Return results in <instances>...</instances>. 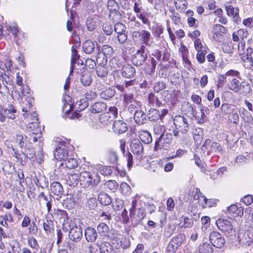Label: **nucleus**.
I'll return each instance as SVG.
<instances>
[{"label": "nucleus", "mask_w": 253, "mask_h": 253, "mask_svg": "<svg viewBox=\"0 0 253 253\" xmlns=\"http://www.w3.org/2000/svg\"><path fill=\"white\" fill-rule=\"evenodd\" d=\"M136 101L134 97V94L130 93H125L123 95V101L126 105H129Z\"/></svg>", "instance_id": "de8ad7c7"}, {"label": "nucleus", "mask_w": 253, "mask_h": 253, "mask_svg": "<svg viewBox=\"0 0 253 253\" xmlns=\"http://www.w3.org/2000/svg\"><path fill=\"white\" fill-rule=\"evenodd\" d=\"M2 164L3 165L2 170L5 173L9 174L14 172L15 167L12 163L9 161H4Z\"/></svg>", "instance_id": "4c0bfd02"}, {"label": "nucleus", "mask_w": 253, "mask_h": 253, "mask_svg": "<svg viewBox=\"0 0 253 253\" xmlns=\"http://www.w3.org/2000/svg\"><path fill=\"white\" fill-rule=\"evenodd\" d=\"M80 176L78 174H70L66 179V183L71 186H75L79 182Z\"/></svg>", "instance_id": "cd10ccee"}, {"label": "nucleus", "mask_w": 253, "mask_h": 253, "mask_svg": "<svg viewBox=\"0 0 253 253\" xmlns=\"http://www.w3.org/2000/svg\"><path fill=\"white\" fill-rule=\"evenodd\" d=\"M101 50L102 53H99L98 54V56L96 58L97 62H98V60L100 58V56L101 55H103V60L102 61V64L106 63L107 61V58L110 57L113 53V48L111 46H109L108 45H104L102 47Z\"/></svg>", "instance_id": "ddd939ff"}, {"label": "nucleus", "mask_w": 253, "mask_h": 253, "mask_svg": "<svg viewBox=\"0 0 253 253\" xmlns=\"http://www.w3.org/2000/svg\"><path fill=\"white\" fill-rule=\"evenodd\" d=\"M7 30L12 33L14 36L15 42L17 44H18L19 36L20 34L18 27L17 26H10L8 27Z\"/></svg>", "instance_id": "ea45409f"}, {"label": "nucleus", "mask_w": 253, "mask_h": 253, "mask_svg": "<svg viewBox=\"0 0 253 253\" xmlns=\"http://www.w3.org/2000/svg\"><path fill=\"white\" fill-rule=\"evenodd\" d=\"M206 54V50L197 51L196 59L200 63H203L205 61Z\"/></svg>", "instance_id": "69168bd1"}, {"label": "nucleus", "mask_w": 253, "mask_h": 253, "mask_svg": "<svg viewBox=\"0 0 253 253\" xmlns=\"http://www.w3.org/2000/svg\"><path fill=\"white\" fill-rule=\"evenodd\" d=\"M97 230L100 234H105L109 231V226L104 223H101L97 226Z\"/></svg>", "instance_id": "864d4df0"}, {"label": "nucleus", "mask_w": 253, "mask_h": 253, "mask_svg": "<svg viewBox=\"0 0 253 253\" xmlns=\"http://www.w3.org/2000/svg\"><path fill=\"white\" fill-rule=\"evenodd\" d=\"M239 242L243 245L249 246L253 242V234L249 231H246L243 235L239 236Z\"/></svg>", "instance_id": "a211bd4d"}, {"label": "nucleus", "mask_w": 253, "mask_h": 253, "mask_svg": "<svg viewBox=\"0 0 253 253\" xmlns=\"http://www.w3.org/2000/svg\"><path fill=\"white\" fill-rule=\"evenodd\" d=\"M80 180L84 182L86 186H93L98 184L100 178L97 173L84 171L80 173Z\"/></svg>", "instance_id": "7ed1b4c3"}, {"label": "nucleus", "mask_w": 253, "mask_h": 253, "mask_svg": "<svg viewBox=\"0 0 253 253\" xmlns=\"http://www.w3.org/2000/svg\"><path fill=\"white\" fill-rule=\"evenodd\" d=\"M126 30L125 25L121 23L118 22L114 26V31L118 34L124 33Z\"/></svg>", "instance_id": "052dcab7"}, {"label": "nucleus", "mask_w": 253, "mask_h": 253, "mask_svg": "<svg viewBox=\"0 0 253 253\" xmlns=\"http://www.w3.org/2000/svg\"><path fill=\"white\" fill-rule=\"evenodd\" d=\"M16 111L14 107L12 106H9L6 109H4L1 112H0V121L3 122L5 118L13 120L15 118V113Z\"/></svg>", "instance_id": "9d476101"}, {"label": "nucleus", "mask_w": 253, "mask_h": 253, "mask_svg": "<svg viewBox=\"0 0 253 253\" xmlns=\"http://www.w3.org/2000/svg\"><path fill=\"white\" fill-rule=\"evenodd\" d=\"M217 83L216 86L218 88L222 87L226 82V77L225 75H218L217 76Z\"/></svg>", "instance_id": "bf43d9fd"}, {"label": "nucleus", "mask_w": 253, "mask_h": 253, "mask_svg": "<svg viewBox=\"0 0 253 253\" xmlns=\"http://www.w3.org/2000/svg\"><path fill=\"white\" fill-rule=\"evenodd\" d=\"M108 159L111 164H116L118 160L117 153L113 150H109L108 151Z\"/></svg>", "instance_id": "49530a36"}, {"label": "nucleus", "mask_w": 253, "mask_h": 253, "mask_svg": "<svg viewBox=\"0 0 253 253\" xmlns=\"http://www.w3.org/2000/svg\"><path fill=\"white\" fill-rule=\"evenodd\" d=\"M222 51L226 53H231L232 52L233 46L232 43H223L222 45Z\"/></svg>", "instance_id": "338daca9"}, {"label": "nucleus", "mask_w": 253, "mask_h": 253, "mask_svg": "<svg viewBox=\"0 0 253 253\" xmlns=\"http://www.w3.org/2000/svg\"><path fill=\"white\" fill-rule=\"evenodd\" d=\"M107 105L103 102H97L91 105L90 110L92 113H100L105 111Z\"/></svg>", "instance_id": "b1692460"}, {"label": "nucleus", "mask_w": 253, "mask_h": 253, "mask_svg": "<svg viewBox=\"0 0 253 253\" xmlns=\"http://www.w3.org/2000/svg\"><path fill=\"white\" fill-rule=\"evenodd\" d=\"M84 236L87 242H94L97 238L98 233L95 228L88 227L85 229Z\"/></svg>", "instance_id": "dca6fc26"}, {"label": "nucleus", "mask_w": 253, "mask_h": 253, "mask_svg": "<svg viewBox=\"0 0 253 253\" xmlns=\"http://www.w3.org/2000/svg\"><path fill=\"white\" fill-rule=\"evenodd\" d=\"M178 249L174 244L171 241L168 244L167 252V253H175L176 251Z\"/></svg>", "instance_id": "774afa93"}, {"label": "nucleus", "mask_w": 253, "mask_h": 253, "mask_svg": "<svg viewBox=\"0 0 253 253\" xmlns=\"http://www.w3.org/2000/svg\"><path fill=\"white\" fill-rule=\"evenodd\" d=\"M108 71L104 66H98L96 69V74L98 77L104 79L108 75Z\"/></svg>", "instance_id": "a19ab883"}, {"label": "nucleus", "mask_w": 253, "mask_h": 253, "mask_svg": "<svg viewBox=\"0 0 253 253\" xmlns=\"http://www.w3.org/2000/svg\"><path fill=\"white\" fill-rule=\"evenodd\" d=\"M141 103L138 101H135L134 102L129 104L127 107V110L130 113H135V111L141 109Z\"/></svg>", "instance_id": "8fccbe9b"}, {"label": "nucleus", "mask_w": 253, "mask_h": 253, "mask_svg": "<svg viewBox=\"0 0 253 253\" xmlns=\"http://www.w3.org/2000/svg\"><path fill=\"white\" fill-rule=\"evenodd\" d=\"M139 136L140 140L145 144H149L152 141L151 134L147 131H141Z\"/></svg>", "instance_id": "c9c22d12"}, {"label": "nucleus", "mask_w": 253, "mask_h": 253, "mask_svg": "<svg viewBox=\"0 0 253 253\" xmlns=\"http://www.w3.org/2000/svg\"><path fill=\"white\" fill-rule=\"evenodd\" d=\"M137 16L141 20L144 24H146L148 26H150L151 23L150 21V18H151L153 17L151 13H140L137 14Z\"/></svg>", "instance_id": "72a5a7b5"}, {"label": "nucleus", "mask_w": 253, "mask_h": 253, "mask_svg": "<svg viewBox=\"0 0 253 253\" xmlns=\"http://www.w3.org/2000/svg\"><path fill=\"white\" fill-rule=\"evenodd\" d=\"M82 224L81 220L79 218H74L71 220L69 223L70 228L69 237L73 242H78L82 239L83 237Z\"/></svg>", "instance_id": "f03ea898"}, {"label": "nucleus", "mask_w": 253, "mask_h": 253, "mask_svg": "<svg viewBox=\"0 0 253 253\" xmlns=\"http://www.w3.org/2000/svg\"><path fill=\"white\" fill-rule=\"evenodd\" d=\"M61 165L68 169H72L78 166V163L76 159L71 158H68L61 163Z\"/></svg>", "instance_id": "f704fd0d"}, {"label": "nucleus", "mask_w": 253, "mask_h": 253, "mask_svg": "<svg viewBox=\"0 0 253 253\" xmlns=\"http://www.w3.org/2000/svg\"><path fill=\"white\" fill-rule=\"evenodd\" d=\"M75 105L77 106L79 110H83L87 107L88 102L85 99H82L77 101Z\"/></svg>", "instance_id": "680f3d73"}, {"label": "nucleus", "mask_w": 253, "mask_h": 253, "mask_svg": "<svg viewBox=\"0 0 253 253\" xmlns=\"http://www.w3.org/2000/svg\"><path fill=\"white\" fill-rule=\"evenodd\" d=\"M32 109V104L30 102H28L27 104H26V106L23 107L22 108V111L23 112H25V114H23V116L25 118H26L27 119L31 118L32 117H31L30 116L32 114H29V112H31V111Z\"/></svg>", "instance_id": "13d9d810"}, {"label": "nucleus", "mask_w": 253, "mask_h": 253, "mask_svg": "<svg viewBox=\"0 0 253 253\" xmlns=\"http://www.w3.org/2000/svg\"><path fill=\"white\" fill-rule=\"evenodd\" d=\"M81 82L84 86L89 85L92 83V78L90 74L87 72H84L82 74L80 78Z\"/></svg>", "instance_id": "e433bc0d"}, {"label": "nucleus", "mask_w": 253, "mask_h": 253, "mask_svg": "<svg viewBox=\"0 0 253 253\" xmlns=\"http://www.w3.org/2000/svg\"><path fill=\"white\" fill-rule=\"evenodd\" d=\"M138 36L140 41L146 45L150 46V41L152 38L150 33L146 30H142L140 31H135L133 33V37Z\"/></svg>", "instance_id": "1a4fd4ad"}, {"label": "nucleus", "mask_w": 253, "mask_h": 253, "mask_svg": "<svg viewBox=\"0 0 253 253\" xmlns=\"http://www.w3.org/2000/svg\"><path fill=\"white\" fill-rule=\"evenodd\" d=\"M121 74L124 78H133L136 74L135 69L130 64L125 65L122 68Z\"/></svg>", "instance_id": "4468645a"}, {"label": "nucleus", "mask_w": 253, "mask_h": 253, "mask_svg": "<svg viewBox=\"0 0 253 253\" xmlns=\"http://www.w3.org/2000/svg\"><path fill=\"white\" fill-rule=\"evenodd\" d=\"M239 88H240L239 93L243 95H247L250 94L252 91L250 84L246 82H241V83L240 84Z\"/></svg>", "instance_id": "7c9ffc66"}, {"label": "nucleus", "mask_w": 253, "mask_h": 253, "mask_svg": "<svg viewBox=\"0 0 253 253\" xmlns=\"http://www.w3.org/2000/svg\"><path fill=\"white\" fill-rule=\"evenodd\" d=\"M86 24L87 29L90 31H93L97 26L96 21H95L92 19H87Z\"/></svg>", "instance_id": "0e129e2a"}, {"label": "nucleus", "mask_w": 253, "mask_h": 253, "mask_svg": "<svg viewBox=\"0 0 253 253\" xmlns=\"http://www.w3.org/2000/svg\"><path fill=\"white\" fill-rule=\"evenodd\" d=\"M189 118L181 116H176L173 119L175 129L173 130V135L176 138H184L189 129Z\"/></svg>", "instance_id": "f257e3e1"}, {"label": "nucleus", "mask_w": 253, "mask_h": 253, "mask_svg": "<svg viewBox=\"0 0 253 253\" xmlns=\"http://www.w3.org/2000/svg\"><path fill=\"white\" fill-rule=\"evenodd\" d=\"M83 49L86 54H91L95 49V44L91 40H87L84 42Z\"/></svg>", "instance_id": "c85d7f7f"}, {"label": "nucleus", "mask_w": 253, "mask_h": 253, "mask_svg": "<svg viewBox=\"0 0 253 253\" xmlns=\"http://www.w3.org/2000/svg\"><path fill=\"white\" fill-rule=\"evenodd\" d=\"M69 152L65 143L62 142L58 144L54 153L56 159L63 162L69 157Z\"/></svg>", "instance_id": "0eeeda50"}, {"label": "nucleus", "mask_w": 253, "mask_h": 253, "mask_svg": "<svg viewBox=\"0 0 253 253\" xmlns=\"http://www.w3.org/2000/svg\"><path fill=\"white\" fill-rule=\"evenodd\" d=\"M129 212L131 221L135 222V223H138L145 216V210L143 208H139L136 212L133 211L132 209H129Z\"/></svg>", "instance_id": "9b49d317"}, {"label": "nucleus", "mask_w": 253, "mask_h": 253, "mask_svg": "<svg viewBox=\"0 0 253 253\" xmlns=\"http://www.w3.org/2000/svg\"><path fill=\"white\" fill-rule=\"evenodd\" d=\"M115 91L114 89L109 88L102 91L100 93V96L103 99H108L112 97L115 95Z\"/></svg>", "instance_id": "37998d69"}, {"label": "nucleus", "mask_w": 253, "mask_h": 253, "mask_svg": "<svg viewBox=\"0 0 253 253\" xmlns=\"http://www.w3.org/2000/svg\"><path fill=\"white\" fill-rule=\"evenodd\" d=\"M98 200L101 204L105 206L109 205L112 202L111 197L104 192L98 194Z\"/></svg>", "instance_id": "c756f323"}, {"label": "nucleus", "mask_w": 253, "mask_h": 253, "mask_svg": "<svg viewBox=\"0 0 253 253\" xmlns=\"http://www.w3.org/2000/svg\"><path fill=\"white\" fill-rule=\"evenodd\" d=\"M130 148L134 154L141 155L144 151L142 143L138 140H134L132 141L130 144Z\"/></svg>", "instance_id": "aec40b11"}, {"label": "nucleus", "mask_w": 253, "mask_h": 253, "mask_svg": "<svg viewBox=\"0 0 253 253\" xmlns=\"http://www.w3.org/2000/svg\"><path fill=\"white\" fill-rule=\"evenodd\" d=\"M80 58V55L78 54V51L72 46V56H71V69L70 71V75L72 74L74 70V64H75L77 61Z\"/></svg>", "instance_id": "58836bf2"}, {"label": "nucleus", "mask_w": 253, "mask_h": 253, "mask_svg": "<svg viewBox=\"0 0 253 253\" xmlns=\"http://www.w3.org/2000/svg\"><path fill=\"white\" fill-rule=\"evenodd\" d=\"M211 109V108L209 109L208 107L204 106L203 105H200V112L201 115L200 118L197 117L198 124H202L204 123L205 119L206 118L207 115L209 114L210 110Z\"/></svg>", "instance_id": "bb28decb"}, {"label": "nucleus", "mask_w": 253, "mask_h": 253, "mask_svg": "<svg viewBox=\"0 0 253 253\" xmlns=\"http://www.w3.org/2000/svg\"><path fill=\"white\" fill-rule=\"evenodd\" d=\"M104 186L106 188L110 191H114L118 187V184L115 180H108L106 181Z\"/></svg>", "instance_id": "5fc2aeb1"}, {"label": "nucleus", "mask_w": 253, "mask_h": 253, "mask_svg": "<svg viewBox=\"0 0 253 253\" xmlns=\"http://www.w3.org/2000/svg\"><path fill=\"white\" fill-rule=\"evenodd\" d=\"M169 148V145L166 143L165 140L161 135L156 141L154 151H162L163 150H167Z\"/></svg>", "instance_id": "4be33fe9"}, {"label": "nucleus", "mask_w": 253, "mask_h": 253, "mask_svg": "<svg viewBox=\"0 0 253 253\" xmlns=\"http://www.w3.org/2000/svg\"><path fill=\"white\" fill-rule=\"evenodd\" d=\"M233 219L230 220L219 218L216 221V224L220 231L224 233L226 236L232 235L235 233L233 229Z\"/></svg>", "instance_id": "20e7f679"}, {"label": "nucleus", "mask_w": 253, "mask_h": 253, "mask_svg": "<svg viewBox=\"0 0 253 253\" xmlns=\"http://www.w3.org/2000/svg\"><path fill=\"white\" fill-rule=\"evenodd\" d=\"M213 252L211 245L205 242L199 246L196 253H213Z\"/></svg>", "instance_id": "2f4dec72"}, {"label": "nucleus", "mask_w": 253, "mask_h": 253, "mask_svg": "<svg viewBox=\"0 0 253 253\" xmlns=\"http://www.w3.org/2000/svg\"><path fill=\"white\" fill-rule=\"evenodd\" d=\"M209 238L212 245L217 248H222L225 244L224 238L216 231L212 232L210 235Z\"/></svg>", "instance_id": "6e6552de"}, {"label": "nucleus", "mask_w": 253, "mask_h": 253, "mask_svg": "<svg viewBox=\"0 0 253 253\" xmlns=\"http://www.w3.org/2000/svg\"><path fill=\"white\" fill-rule=\"evenodd\" d=\"M181 53V56L182 57L183 60H187V62L191 64V62L187 58V54L188 53V50L187 47L183 44H182L180 49H179Z\"/></svg>", "instance_id": "e2e57ef3"}, {"label": "nucleus", "mask_w": 253, "mask_h": 253, "mask_svg": "<svg viewBox=\"0 0 253 253\" xmlns=\"http://www.w3.org/2000/svg\"><path fill=\"white\" fill-rule=\"evenodd\" d=\"M134 120L138 125H142L147 121L145 114L143 111L138 110L135 111L133 115Z\"/></svg>", "instance_id": "5701e85b"}, {"label": "nucleus", "mask_w": 253, "mask_h": 253, "mask_svg": "<svg viewBox=\"0 0 253 253\" xmlns=\"http://www.w3.org/2000/svg\"><path fill=\"white\" fill-rule=\"evenodd\" d=\"M109 115H112L113 118H116L118 115V109L116 107H110L109 108V112L100 116L99 120L103 124H107L109 122Z\"/></svg>", "instance_id": "f3484780"}, {"label": "nucleus", "mask_w": 253, "mask_h": 253, "mask_svg": "<svg viewBox=\"0 0 253 253\" xmlns=\"http://www.w3.org/2000/svg\"><path fill=\"white\" fill-rule=\"evenodd\" d=\"M185 239V236L183 234H178L173 237L171 240L177 247L181 245L184 240Z\"/></svg>", "instance_id": "603ef678"}, {"label": "nucleus", "mask_w": 253, "mask_h": 253, "mask_svg": "<svg viewBox=\"0 0 253 253\" xmlns=\"http://www.w3.org/2000/svg\"><path fill=\"white\" fill-rule=\"evenodd\" d=\"M25 153L28 156V159H29L32 161H35L37 159V157L35 154V151L33 148H27L25 150Z\"/></svg>", "instance_id": "4d7b16f0"}, {"label": "nucleus", "mask_w": 253, "mask_h": 253, "mask_svg": "<svg viewBox=\"0 0 253 253\" xmlns=\"http://www.w3.org/2000/svg\"><path fill=\"white\" fill-rule=\"evenodd\" d=\"M51 192L57 196H61L64 194V190L61 184L58 182H53L50 185Z\"/></svg>", "instance_id": "393cba45"}, {"label": "nucleus", "mask_w": 253, "mask_h": 253, "mask_svg": "<svg viewBox=\"0 0 253 253\" xmlns=\"http://www.w3.org/2000/svg\"><path fill=\"white\" fill-rule=\"evenodd\" d=\"M107 6L110 12L114 11L117 9H120L118 3L115 0H109L107 2Z\"/></svg>", "instance_id": "3c124183"}, {"label": "nucleus", "mask_w": 253, "mask_h": 253, "mask_svg": "<svg viewBox=\"0 0 253 253\" xmlns=\"http://www.w3.org/2000/svg\"><path fill=\"white\" fill-rule=\"evenodd\" d=\"M12 151L14 152L13 156L16 159V162L22 166L25 165L28 159L25 152L22 151L19 152L13 148H12Z\"/></svg>", "instance_id": "6ab92c4d"}, {"label": "nucleus", "mask_w": 253, "mask_h": 253, "mask_svg": "<svg viewBox=\"0 0 253 253\" xmlns=\"http://www.w3.org/2000/svg\"><path fill=\"white\" fill-rule=\"evenodd\" d=\"M247 35V32H245L243 29H240L233 33L232 39L234 42H238L239 41L240 37L243 39L244 37H246Z\"/></svg>", "instance_id": "c03bdc74"}, {"label": "nucleus", "mask_w": 253, "mask_h": 253, "mask_svg": "<svg viewBox=\"0 0 253 253\" xmlns=\"http://www.w3.org/2000/svg\"><path fill=\"white\" fill-rule=\"evenodd\" d=\"M109 17L114 21H119L122 18V14L120 9H117L110 12Z\"/></svg>", "instance_id": "09e8293b"}, {"label": "nucleus", "mask_w": 253, "mask_h": 253, "mask_svg": "<svg viewBox=\"0 0 253 253\" xmlns=\"http://www.w3.org/2000/svg\"><path fill=\"white\" fill-rule=\"evenodd\" d=\"M113 129L116 134H120L126 131L127 126L123 121L117 120L114 123Z\"/></svg>", "instance_id": "2eb2a0df"}, {"label": "nucleus", "mask_w": 253, "mask_h": 253, "mask_svg": "<svg viewBox=\"0 0 253 253\" xmlns=\"http://www.w3.org/2000/svg\"><path fill=\"white\" fill-rule=\"evenodd\" d=\"M174 5L177 9H184L187 6L186 0H174Z\"/></svg>", "instance_id": "6e6d98bb"}, {"label": "nucleus", "mask_w": 253, "mask_h": 253, "mask_svg": "<svg viewBox=\"0 0 253 253\" xmlns=\"http://www.w3.org/2000/svg\"><path fill=\"white\" fill-rule=\"evenodd\" d=\"M97 246L100 253H112L113 252L112 246L108 242H101L100 244H97Z\"/></svg>", "instance_id": "a878e982"}, {"label": "nucleus", "mask_w": 253, "mask_h": 253, "mask_svg": "<svg viewBox=\"0 0 253 253\" xmlns=\"http://www.w3.org/2000/svg\"><path fill=\"white\" fill-rule=\"evenodd\" d=\"M225 9L226 14L229 17H232L234 22L237 23L241 20L239 15V9L238 7H234L231 5H228L225 6Z\"/></svg>", "instance_id": "f8f14e48"}, {"label": "nucleus", "mask_w": 253, "mask_h": 253, "mask_svg": "<svg viewBox=\"0 0 253 253\" xmlns=\"http://www.w3.org/2000/svg\"><path fill=\"white\" fill-rule=\"evenodd\" d=\"M30 116L32 117L28 119L29 121H32V122L28 124L27 126V130L32 134H37L38 136L41 135V129L39 126L37 113L34 112Z\"/></svg>", "instance_id": "39448f33"}, {"label": "nucleus", "mask_w": 253, "mask_h": 253, "mask_svg": "<svg viewBox=\"0 0 253 253\" xmlns=\"http://www.w3.org/2000/svg\"><path fill=\"white\" fill-rule=\"evenodd\" d=\"M148 117L150 121H157L160 120V111L156 109L151 108L148 111Z\"/></svg>", "instance_id": "473e14b6"}, {"label": "nucleus", "mask_w": 253, "mask_h": 253, "mask_svg": "<svg viewBox=\"0 0 253 253\" xmlns=\"http://www.w3.org/2000/svg\"><path fill=\"white\" fill-rule=\"evenodd\" d=\"M28 137L24 136L22 134H17L15 137V141L18 144L20 148H23L27 143Z\"/></svg>", "instance_id": "a18cd8bd"}, {"label": "nucleus", "mask_w": 253, "mask_h": 253, "mask_svg": "<svg viewBox=\"0 0 253 253\" xmlns=\"http://www.w3.org/2000/svg\"><path fill=\"white\" fill-rule=\"evenodd\" d=\"M240 80V77L232 78L227 84L228 88L235 93H239L240 88H239L240 84L241 83Z\"/></svg>", "instance_id": "412c9836"}, {"label": "nucleus", "mask_w": 253, "mask_h": 253, "mask_svg": "<svg viewBox=\"0 0 253 253\" xmlns=\"http://www.w3.org/2000/svg\"><path fill=\"white\" fill-rule=\"evenodd\" d=\"M148 99L149 103L152 106L159 107L162 104L161 102L159 100L158 97L155 96L153 93H151L149 94Z\"/></svg>", "instance_id": "79ce46f5"}, {"label": "nucleus", "mask_w": 253, "mask_h": 253, "mask_svg": "<svg viewBox=\"0 0 253 253\" xmlns=\"http://www.w3.org/2000/svg\"><path fill=\"white\" fill-rule=\"evenodd\" d=\"M145 46L141 45L139 49L132 56L131 61L135 66H141L146 60L147 57L145 53Z\"/></svg>", "instance_id": "423d86ee"}]
</instances>
